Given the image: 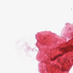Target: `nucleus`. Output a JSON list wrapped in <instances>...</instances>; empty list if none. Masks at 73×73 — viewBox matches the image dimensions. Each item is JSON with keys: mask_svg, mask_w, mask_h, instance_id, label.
I'll return each instance as SVG.
<instances>
[{"mask_svg": "<svg viewBox=\"0 0 73 73\" xmlns=\"http://www.w3.org/2000/svg\"><path fill=\"white\" fill-rule=\"evenodd\" d=\"M58 67H59L58 66H57V68H58Z\"/></svg>", "mask_w": 73, "mask_h": 73, "instance_id": "5", "label": "nucleus"}, {"mask_svg": "<svg viewBox=\"0 0 73 73\" xmlns=\"http://www.w3.org/2000/svg\"><path fill=\"white\" fill-rule=\"evenodd\" d=\"M66 59H65V61H64V62H65V61H66Z\"/></svg>", "mask_w": 73, "mask_h": 73, "instance_id": "4", "label": "nucleus"}, {"mask_svg": "<svg viewBox=\"0 0 73 73\" xmlns=\"http://www.w3.org/2000/svg\"><path fill=\"white\" fill-rule=\"evenodd\" d=\"M58 61H60V60H59V59H58Z\"/></svg>", "mask_w": 73, "mask_h": 73, "instance_id": "6", "label": "nucleus"}, {"mask_svg": "<svg viewBox=\"0 0 73 73\" xmlns=\"http://www.w3.org/2000/svg\"><path fill=\"white\" fill-rule=\"evenodd\" d=\"M72 49H73V46H71L66 48H60V51L63 52H68L69 50H72Z\"/></svg>", "mask_w": 73, "mask_h": 73, "instance_id": "1", "label": "nucleus"}, {"mask_svg": "<svg viewBox=\"0 0 73 73\" xmlns=\"http://www.w3.org/2000/svg\"><path fill=\"white\" fill-rule=\"evenodd\" d=\"M61 69L62 71H64V69L63 68H62Z\"/></svg>", "mask_w": 73, "mask_h": 73, "instance_id": "3", "label": "nucleus"}, {"mask_svg": "<svg viewBox=\"0 0 73 73\" xmlns=\"http://www.w3.org/2000/svg\"><path fill=\"white\" fill-rule=\"evenodd\" d=\"M56 66H55V67Z\"/></svg>", "mask_w": 73, "mask_h": 73, "instance_id": "8", "label": "nucleus"}, {"mask_svg": "<svg viewBox=\"0 0 73 73\" xmlns=\"http://www.w3.org/2000/svg\"><path fill=\"white\" fill-rule=\"evenodd\" d=\"M62 64H63V63H62Z\"/></svg>", "mask_w": 73, "mask_h": 73, "instance_id": "7", "label": "nucleus"}, {"mask_svg": "<svg viewBox=\"0 0 73 73\" xmlns=\"http://www.w3.org/2000/svg\"><path fill=\"white\" fill-rule=\"evenodd\" d=\"M62 56V54H60L58 55V56H57L54 58L53 59H51V60L52 61H53V60H55L56 59H57L59 58V56Z\"/></svg>", "mask_w": 73, "mask_h": 73, "instance_id": "2", "label": "nucleus"}]
</instances>
